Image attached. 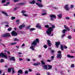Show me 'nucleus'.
<instances>
[{"label": "nucleus", "instance_id": "f257e3e1", "mask_svg": "<svg viewBox=\"0 0 75 75\" xmlns=\"http://www.w3.org/2000/svg\"><path fill=\"white\" fill-rule=\"evenodd\" d=\"M55 28V25H52V27H49L46 31V33L48 35L51 34L52 31H53V29H54Z\"/></svg>", "mask_w": 75, "mask_h": 75}, {"label": "nucleus", "instance_id": "f03ea898", "mask_svg": "<svg viewBox=\"0 0 75 75\" xmlns=\"http://www.w3.org/2000/svg\"><path fill=\"white\" fill-rule=\"evenodd\" d=\"M39 44L40 43V42L39 41V39L38 38H36L35 40L34 41H33L32 44L33 45H34L35 46L37 45V43Z\"/></svg>", "mask_w": 75, "mask_h": 75}, {"label": "nucleus", "instance_id": "7ed1b4c3", "mask_svg": "<svg viewBox=\"0 0 75 75\" xmlns=\"http://www.w3.org/2000/svg\"><path fill=\"white\" fill-rule=\"evenodd\" d=\"M41 63H42V65H44L43 66V69H46V70H48V65H47H47L45 64V63L42 60L41 61Z\"/></svg>", "mask_w": 75, "mask_h": 75}, {"label": "nucleus", "instance_id": "20e7f679", "mask_svg": "<svg viewBox=\"0 0 75 75\" xmlns=\"http://www.w3.org/2000/svg\"><path fill=\"white\" fill-rule=\"evenodd\" d=\"M11 37L10 34L9 33H6L2 35V37L7 38V37Z\"/></svg>", "mask_w": 75, "mask_h": 75}, {"label": "nucleus", "instance_id": "39448f33", "mask_svg": "<svg viewBox=\"0 0 75 75\" xmlns=\"http://www.w3.org/2000/svg\"><path fill=\"white\" fill-rule=\"evenodd\" d=\"M50 19L51 21H54V18H56V16L55 15L52 14L50 15Z\"/></svg>", "mask_w": 75, "mask_h": 75}, {"label": "nucleus", "instance_id": "423d86ee", "mask_svg": "<svg viewBox=\"0 0 75 75\" xmlns=\"http://www.w3.org/2000/svg\"><path fill=\"white\" fill-rule=\"evenodd\" d=\"M11 34L12 36H17L18 35L17 33H16L14 31H13L11 32Z\"/></svg>", "mask_w": 75, "mask_h": 75}, {"label": "nucleus", "instance_id": "0eeeda50", "mask_svg": "<svg viewBox=\"0 0 75 75\" xmlns=\"http://www.w3.org/2000/svg\"><path fill=\"white\" fill-rule=\"evenodd\" d=\"M55 44L57 47L58 48L59 47V45L61 44V43L59 41L56 42H55Z\"/></svg>", "mask_w": 75, "mask_h": 75}, {"label": "nucleus", "instance_id": "6e6552de", "mask_svg": "<svg viewBox=\"0 0 75 75\" xmlns=\"http://www.w3.org/2000/svg\"><path fill=\"white\" fill-rule=\"evenodd\" d=\"M64 8L67 11H69V7H68V5L66 4L64 6Z\"/></svg>", "mask_w": 75, "mask_h": 75}, {"label": "nucleus", "instance_id": "1a4fd4ad", "mask_svg": "<svg viewBox=\"0 0 75 75\" xmlns=\"http://www.w3.org/2000/svg\"><path fill=\"white\" fill-rule=\"evenodd\" d=\"M35 4L38 6V7H43V6L41 4H40L37 2Z\"/></svg>", "mask_w": 75, "mask_h": 75}, {"label": "nucleus", "instance_id": "9d476101", "mask_svg": "<svg viewBox=\"0 0 75 75\" xmlns=\"http://www.w3.org/2000/svg\"><path fill=\"white\" fill-rule=\"evenodd\" d=\"M47 65L48 67V68H47V70H50V69H51L52 68V65L48 64H47Z\"/></svg>", "mask_w": 75, "mask_h": 75}, {"label": "nucleus", "instance_id": "9b49d317", "mask_svg": "<svg viewBox=\"0 0 75 75\" xmlns=\"http://www.w3.org/2000/svg\"><path fill=\"white\" fill-rule=\"evenodd\" d=\"M57 58H59L61 59L62 58V54H57Z\"/></svg>", "mask_w": 75, "mask_h": 75}, {"label": "nucleus", "instance_id": "f8f14e48", "mask_svg": "<svg viewBox=\"0 0 75 75\" xmlns=\"http://www.w3.org/2000/svg\"><path fill=\"white\" fill-rule=\"evenodd\" d=\"M9 60L10 61H16V59H15V58H14V57H10Z\"/></svg>", "mask_w": 75, "mask_h": 75}, {"label": "nucleus", "instance_id": "ddd939ff", "mask_svg": "<svg viewBox=\"0 0 75 75\" xmlns=\"http://www.w3.org/2000/svg\"><path fill=\"white\" fill-rule=\"evenodd\" d=\"M36 27L37 28H38L39 29H41V25L39 23H38L36 25Z\"/></svg>", "mask_w": 75, "mask_h": 75}, {"label": "nucleus", "instance_id": "4468645a", "mask_svg": "<svg viewBox=\"0 0 75 75\" xmlns=\"http://www.w3.org/2000/svg\"><path fill=\"white\" fill-rule=\"evenodd\" d=\"M47 44L49 46V47H51V42L50 40H47Z\"/></svg>", "mask_w": 75, "mask_h": 75}, {"label": "nucleus", "instance_id": "2eb2a0df", "mask_svg": "<svg viewBox=\"0 0 75 75\" xmlns=\"http://www.w3.org/2000/svg\"><path fill=\"white\" fill-rule=\"evenodd\" d=\"M25 27V25H21L18 26V28L20 30H22L23 27Z\"/></svg>", "mask_w": 75, "mask_h": 75}, {"label": "nucleus", "instance_id": "dca6fc26", "mask_svg": "<svg viewBox=\"0 0 75 75\" xmlns=\"http://www.w3.org/2000/svg\"><path fill=\"white\" fill-rule=\"evenodd\" d=\"M24 4L23 3H18L16 4L17 6H23L24 5Z\"/></svg>", "mask_w": 75, "mask_h": 75}, {"label": "nucleus", "instance_id": "f3484780", "mask_svg": "<svg viewBox=\"0 0 75 75\" xmlns=\"http://www.w3.org/2000/svg\"><path fill=\"white\" fill-rule=\"evenodd\" d=\"M64 27L66 30H67L68 31H70V29H69V28L66 27V26L65 25H64Z\"/></svg>", "mask_w": 75, "mask_h": 75}, {"label": "nucleus", "instance_id": "a211bd4d", "mask_svg": "<svg viewBox=\"0 0 75 75\" xmlns=\"http://www.w3.org/2000/svg\"><path fill=\"white\" fill-rule=\"evenodd\" d=\"M40 64V62H37L36 63H35L33 65H34L35 66H37L38 65H39Z\"/></svg>", "mask_w": 75, "mask_h": 75}, {"label": "nucleus", "instance_id": "6ab92c4d", "mask_svg": "<svg viewBox=\"0 0 75 75\" xmlns=\"http://www.w3.org/2000/svg\"><path fill=\"white\" fill-rule=\"evenodd\" d=\"M16 25H18L20 24V20L18 19H17L16 21Z\"/></svg>", "mask_w": 75, "mask_h": 75}, {"label": "nucleus", "instance_id": "aec40b11", "mask_svg": "<svg viewBox=\"0 0 75 75\" xmlns=\"http://www.w3.org/2000/svg\"><path fill=\"white\" fill-rule=\"evenodd\" d=\"M57 16L59 17V18H62V15L61 14H60L57 15Z\"/></svg>", "mask_w": 75, "mask_h": 75}, {"label": "nucleus", "instance_id": "412c9836", "mask_svg": "<svg viewBox=\"0 0 75 75\" xmlns=\"http://www.w3.org/2000/svg\"><path fill=\"white\" fill-rule=\"evenodd\" d=\"M18 73H19L21 74H23V71L21 70H19L18 71Z\"/></svg>", "mask_w": 75, "mask_h": 75}, {"label": "nucleus", "instance_id": "4be33fe9", "mask_svg": "<svg viewBox=\"0 0 75 75\" xmlns=\"http://www.w3.org/2000/svg\"><path fill=\"white\" fill-rule=\"evenodd\" d=\"M29 3H30V4H34L35 3V1L33 0L31 2H29Z\"/></svg>", "mask_w": 75, "mask_h": 75}, {"label": "nucleus", "instance_id": "5701e85b", "mask_svg": "<svg viewBox=\"0 0 75 75\" xmlns=\"http://www.w3.org/2000/svg\"><path fill=\"white\" fill-rule=\"evenodd\" d=\"M2 14H4L5 15V16H8V14H7V13L6 12L3 11L2 12Z\"/></svg>", "mask_w": 75, "mask_h": 75}, {"label": "nucleus", "instance_id": "b1692460", "mask_svg": "<svg viewBox=\"0 0 75 75\" xmlns=\"http://www.w3.org/2000/svg\"><path fill=\"white\" fill-rule=\"evenodd\" d=\"M67 57H68V58H74V56H70V55L69 54H68L67 55Z\"/></svg>", "mask_w": 75, "mask_h": 75}, {"label": "nucleus", "instance_id": "393cba45", "mask_svg": "<svg viewBox=\"0 0 75 75\" xmlns=\"http://www.w3.org/2000/svg\"><path fill=\"white\" fill-rule=\"evenodd\" d=\"M30 49H31L32 51H34V46H33V45H31V46L30 47Z\"/></svg>", "mask_w": 75, "mask_h": 75}, {"label": "nucleus", "instance_id": "a878e982", "mask_svg": "<svg viewBox=\"0 0 75 75\" xmlns=\"http://www.w3.org/2000/svg\"><path fill=\"white\" fill-rule=\"evenodd\" d=\"M4 54V53L2 52L0 53V57H3Z\"/></svg>", "mask_w": 75, "mask_h": 75}, {"label": "nucleus", "instance_id": "bb28decb", "mask_svg": "<svg viewBox=\"0 0 75 75\" xmlns=\"http://www.w3.org/2000/svg\"><path fill=\"white\" fill-rule=\"evenodd\" d=\"M12 74H14V73L15 72V71L14 70V68H12Z\"/></svg>", "mask_w": 75, "mask_h": 75}, {"label": "nucleus", "instance_id": "cd10ccee", "mask_svg": "<svg viewBox=\"0 0 75 75\" xmlns=\"http://www.w3.org/2000/svg\"><path fill=\"white\" fill-rule=\"evenodd\" d=\"M11 69H12V68H8V72L9 73L11 72Z\"/></svg>", "mask_w": 75, "mask_h": 75}, {"label": "nucleus", "instance_id": "c85d7f7f", "mask_svg": "<svg viewBox=\"0 0 75 75\" xmlns=\"http://www.w3.org/2000/svg\"><path fill=\"white\" fill-rule=\"evenodd\" d=\"M60 48L61 49L62 51H64V47L62 45H61L60 46Z\"/></svg>", "mask_w": 75, "mask_h": 75}, {"label": "nucleus", "instance_id": "c756f323", "mask_svg": "<svg viewBox=\"0 0 75 75\" xmlns=\"http://www.w3.org/2000/svg\"><path fill=\"white\" fill-rule=\"evenodd\" d=\"M67 31V30L64 29L62 30V33L63 34H65V32Z\"/></svg>", "mask_w": 75, "mask_h": 75}, {"label": "nucleus", "instance_id": "7c9ffc66", "mask_svg": "<svg viewBox=\"0 0 75 75\" xmlns=\"http://www.w3.org/2000/svg\"><path fill=\"white\" fill-rule=\"evenodd\" d=\"M17 44V43L16 42H13L12 43L10 44V45H16Z\"/></svg>", "mask_w": 75, "mask_h": 75}, {"label": "nucleus", "instance_id": "2f4dec72", "mask_svg": "<svg viewBox=\"0 0 75 75\" xmlns=\"http://www.w3.org/2000/svg\"><path fill=\"white\" fill-rule=\"evenodd\" d=\"M14 41H19V39H18L17 38H15L14 40Z\"/></svg>", "mask_w": 75, "mask_h": 75}, {"label": "nucleus", "instance_id": "473e14b6", "mask_svg": "<svg viewBox=\"0 0 75 75\" xmlns=\"http://www.w3.org/2000/svg\"><path fill=\"white\" fill-rule=\"evenodd\" d=\"M3 57H4V58H5L6 59H7V58H8V57L5 54H4Z\"/></svg>", "mask_w": 75, "mask_h": 75}, {"label": "nucleus", "instance_id": "72a5a7b5", "mask_svg": "<svg viewBox=\"0 0 75 75\" xmlns=\"http://www.w3.org/2000/svg\"><path fill=\"white\" fill-rule=\"evenodd\" d=\"M13 1L15 3H17V2H18L20 1L19 0H13Z\"/></svg>", "mask_w": 75, "mask_h": 75}, {"label": "nucleus", "instance_id": "f704fd0d", "mask_svg": "<svg viewBox=\"0 0 75 75\" xmlns=\"http://www.w3.org/2000/svg\"><path fill=\"white\" fill-rule=\"evenodd\" d=\"M69 39H72V37H71V35H68L67 37Z\"/></svg>", "mask_w": 75, "mask_h": 75}, {"label": "nucleus", "instance_id": "c9c22d12", "mask_svg": "<svg viewBox=\"0 0 75 75\" xmlns=\"http://www.w3.org/2000/svg\"><path fill=\"white\" fill-rule=\"evenodd\" d=\"M35 29L34 28H30V31H34V30H35Z\"/></svg>", "mask_w": 75, "mask_h": 75}, {"label": "nucleus", "instance_id": "e433bc0d", "mask_svg": "<svg viewBox=\"0 0 75 75\" xmlns=\"http://www.w3.org/2000/svg\"><path fill=\"white\" fill-rule=\"evenodd\" d=\"M49 25H45V28H49Z\"/></svg>", "mask_w": 75, "mask_h": 75}, {"label": "nucleus", "instance_id": "4c0bfd02", "mask_svg": "<svg viewBox=\"0 0 75 75\" xmlns=\"http://www.w3.org/2000/svg\"><path fill=\"white\" fill-rule=\"evenodd\" d=\"M74 67H75V66L74 65V64H71L70 67L71 68H74Z\"/></svg>", "mask_w": 75, "mask_h": 75}, {"label": "nucleus", "instance_id": "58836bf2", "mask_svg": "<svg viewBox=\"0 0 75 75\" xmlns=\"http://www.w3.org/2000/svg\"><path fill=\"white\" fill-rule=\"evenodd\" d=\"M25 74H28V71L26 70L25 71Z\"/></svg>", "mask_w": 75, "mask_h": 75}, {"label": "nucleus", "instance_id": "ea45409f", "mask_svg": "<svg viewBox=\"0 0 75 75\" xmlns=\"http://www.w3.org/2000/svg\"><path fill=\"white\" fill-rule=\"evenodd\" d=\"M11 30H12V28H10L8 29V31H10Z\"/></svg>", "mask_w": 75, "mask_h": 75}, {"label": "nucleus", "instance_id": "a19ab883", "mask_svg": "<svg viewBox=\"0 0 75 75\" xmlns=\"http://www.w3.org/2000/svg\"><path fill=\"white\" fill-rule=\"evenodd\" d=\"M4 59H1L0 62H4Z\"/></svg>", "mask_w": 75, "mask_h": 75}, {"label": "nucleus", "instance_id": "79ce46f5", "mask_svg": "<svg viewBox=\"0 0 75 75\" xmlns=\"http://www.w3.org/2000/svg\"><path fill=\"white\" fill-rule=\"evenodd\" d=\"M26 11H25V10H23L21 11V13H23V14H24V13H25Z\"/></svg>", "mask_w": 75, "mask_h": 75}, {"label": "nucleus", "instance_id": "37998d69", "mask_svg": "<svg viewBox=\"0 0 75 75\" xmlns=\"http://www.w3.org/2000/svg\"><path fill=\"white\" fill-rule=\"evenodd\" d=\"M12 20H14L15 18H16V17L13 16H12L11 17Z\"/></svg>", "mask_w": 75, "mask_h": 75}, {"label": "nucleus", "instance_id": "c03bdc74", "mask_svg": "<svg viewBox=\"0 0 75 75\" xmlns=\"http://www.w3.org/2000/svg\"><path fill=\"white\" fill-rule=\"evenodd\" d=\"M65 35H66L65 34H63L61 36L62 38H64V36H65Z\"/></svg>", "mask_w": 75, "mask_h": 75}, {"label": "nucleus", "instance_id": "a18cd8bd", "mask_svg": "<svg viewBox=\"0 0 75 75\" xmlns=\"http://www.w3.org/2000/svg\"><path fill=\"white\" fill-rule=\"evenodd\" d=\"M44 48H45V49H46V48H47V46L46 45H45L44 46Z\"/></svg>", "mask_w": 75, "mask_h": 75}, {"label": "nucleus", "instance_id": "49530a36", "mask_svg": "<svg viewBox=\"0 0 75 75\" xmlns=\"http://www.w3.org/2000/svg\"><path fill=\"white\" fill-rule=\"evenodd\" d=\"M6 2V0H2V3H4Z\"/></svg>", "mask_w": 75, "mask_h": 75}, {"label": "nucleus", "instance_id": "de8ad7c7", "mask_svg": "<svg viewBox=\"0 0 75 75\" xmlns=\"http://www.w3.org/2000/svg\"><path fill=\"white\" fill-rule=\"evenodd\" d=\"M70 7L71 8H74V6L73 5H71L70 6Z\"/></svg>", "mask_w": 75, "mask_h": 75}, {"label": "nucleus", "instance_id": "09e8293b", "mask_svg": "<svg viewBox=\"0 0 75 75\" xmlns=\"http://www.w3.org/2000/svg\"><path fill=\"white\" fill-rule=\"evenodd\" d=\"M17 8H18V7H16L13 9V10H14V11L17 10Z\"/></svg>", "mask_w": 75, "mask_h": 75}, {"label": "nucleus", "instance_id": "8fccbe9b", "mask_svg": "<svg viewBox=\"0 0 75 75\" xmlns=\"http://www.w3.org/2000/svg\"><path fill=\"white\" fill-rule=\"evenodd\" d=\"M37 1L38 2H40V3H41L42 2V0H37Z\"/></svg>", "mask_w": 75, "mask_h": 75}, {"label": "nucleus", "instance_id": "3c124183", "mask_svg": "<svg viewBox=\"0 0 75 75\" xmlns=\"http://www.w3.org/2000/svg\"><path fill=\"white\" fill-rule=\"evenodd\" d=\"M47 13H44L42 14V16H44V15H46Z\"/></svg>", "mask_w": 75, "mask_h": 75}, {"label": "nucleus", "instance_id": "603ef678", "mask_svg": "<svg viewBox=\"0 0 75 75\" xmlns=\"http://www.w3.org/2000/svg\"><path fill=\"white\" fill-rule=\"evenodd\" d=\"M23 16H25V17H27L28 16H27V15L26 14H23Z\"/></svg>", "mask_w": 75, "mask_h": 75}, {"label": "nucleus", "instance_id": "864d4df0", "mask_svg": "<svg viewBox=\"0 0 75 75\" xmlns=\"http://www.w3.org/2000/svg\"><path fill=\"white\" fill-rule=\"evenodd\" d=\"M30 28V26H27L26 28L27 29H28V28Z\"/></svg>", "mask_w": 75, "mask_h": 75}, {"label": "nucleus", "instance_id": "5fc2aeb1", "mask_svg": "<svg viewBox=\"0 0 75 75\" xmlns=\"http://www.w3.org/2000/svg\"><path fill=\"white\" fill-rule=\"evenodd\" d=\"M66 19H67V20H69L70 19L68 17H66Z\"/></svg>", "mask_w": 75, "mask_h": 75}, {"label": "nucleus", "instance_id": "6e6d98bb", "mask_svg": "<svg viewBox=\"0 0 75 75\" xmlns=\"http://www.w3.org/2000/svg\"><path fill=\"white\" fill-rule=\"evenodd\" d=\"M46 73L47 75H50V72H47Z\"/></svg>", "mask_w": 75, "mask_h": 75}, {"label": "nucleus", "instance_id": "4d7b16f0", "mask_svg": "<svg viewBox=\"0 0 75 75\" xmlns=\"http://www.w3.org/2000/svg\"><path fill=\"white\" fill-rule=\"evenodd\" d=\"M58 54H61V52L60 51H58Z\"/></svg>", "mask_w": 75, "mask_h": 75}, {"label": "nucleus", "instance_id": "13d9d810", "mask_svg": "<svg viewBox=\"0 0 75 75\" xmlns=\"http://www.w3.org/2000/svg\"><path fill=\"white\" fill-rule=\"evenodd\" d=\"M70 52H71V53H75V52L72 50H71Z\"/></svg>", "mask_w": 75, "mask_h": 75}, {"label": "nucleus", "instance_id": "bf43d9fd", "mask_svg": "<svg viewBox=\"0 0 75 75\" xmlns=\"http://www.w3.org/2000/svg\"><path fill=\"white\" fill-rule=\"evenodd\" d=\"M47 62H51V60L49 59V60H47Z\"/></svg>", "mask_w": 75, "mask_h": 75}, {"label": "nucleus", "instance_id": "052dcab7", "mask_svg": "<svg viewBox=\"0 0 75 75\" xmlns=\"http://www.w3.org/2000/svg\"><path fill=\"white\" fill-rule=\"evenodd\" d=\"M64 49H67V47L65 45H64Z\"/></svg>", "mask_w": 75, "mask_h": 75}, {"label": "nucleus", "instance_id": "680f3d73", "mask_svg": "<svg viewBox=\"0 0 75 75\" xmlns=\"http://www.w3.org/2000/svg\"><path fill=\"white\" fill-rule=\"evenodd\" d=\"M6 4H10V2L9 1L6 2Z\"/></svg>", "mask_w": 75, "mask_h": 75}, {"label": "nucleus", "instance_id": "e2e57ef3", "mask_svg": "<svg viewBox=\"0 0 75 75\" xmlns=\"http://www.w3.org/2000/svg\"><path fill=\"white\" fill-rule=\"evenodd\" d=\"M25 46V44L24 43H23L22 45V47H24Z\"/></svg>", "mask_w": 75, "mask_h": 75}, {"label": "nucleus", "instance_id": "0e129e2a", "mask_svg": "<svg viewBox=\"0 0 75 75\" xmlns=\"http://www.w3.org/2000/svg\"><path fill=\"white\" fill-rule=\"evenodd\" d=\"M5 24H9V23L7 22H5Z\"/></svg>", "mask_w": 75, "mask_h": 75}, {"label": "nucleus", "instance_id": "69168bd1", "mask_svg": "<svg viewBox=\"0 0 75 75\" xmlns=\"http://www.w3.org/2000/svg\"><path fill=\"white\" fill-rule=\"evenodd\" d=\"M51 58L52 59H54V56H52L51 57Z\"/></svg>", "mask_w": 75, "mask_h": 75}, {"label": "nucleus", "instance_id": "338daca9", "mask_svg": "<svg viewBox=\"0 0 75 75\" xmlns=\"http://www.w3.org/2000/svg\"><path fill=\"white\" fill-rule=\"evenodd\" d=\"M1 44H2V45H3V46L4 47H6V46H5V45H4V44H3V43H1Z\"/></svg>", "mask_w": 75, "mask_h": 75}, {"label": "nucleus", "instance_id": "774afa93", "mask_svg": "<svg viewBox=\"0 0 75 75\" xmlns=\"http://www.w3.org/2000/svg\"><path fill=\"white\" fill-rule=\"evenodd\" d=\"M52 53H54V50H52L51 51Z\"/></svg>", "mask_w": 75, "mask_h": 75}]
</instances>
